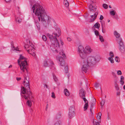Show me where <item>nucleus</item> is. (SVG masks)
<instances>
[{"label":"nucleus","mask_w":125,"mask_h":125,"mask_svg":"<svg viewBox=\"0 0 125 125\" xmlns=\"http://www.w3.org/2000/svg\"><path fill=\"white\" fill-rule=\"evenodd\" d=\"M31 10L38 16L39 21L42 22L43 25L46 26V21L49 20V17L43 7L39 4L35 3L31 8Z\"/></svg>","instance_id":"obj_1"},{"label":"nucleus","mask_w":125,"mask_h":125,"mask_svg":"<svg viewBox=\"0 0 125 125\" xmlns=\"http://www.w3.org/2000/svg\"><path fill=\"white\" fill-rule=\"evenodd\" d=\"M100 59L99 56L97 55L95 56H89L87 58L86 57L84 59H82V61L83 63L82 68V73H86L89 67L95 64L98 62Z\"/></svg>","instance_id":"obj_2"},{"label":"nucleus","mask_w":125,"mask_h":125,"mask_svg":"<svg viewBox=\"0 0 125 125\" xmlns=\"http://www.w3.org/2000/svg\"><path fill=\"white\" fill-rule=\"evenodd\" d=\"M28 64L26 60V59L24 57V73L25 76L24 79V94L25 93H28L29 95L30 94L29 87V73L28 71L27 66Z\"/></svg>","instance_id":"obj_3"},{"label":"nucleus","mask_w":125,"mask_h":125,"mask_svg":"<svg viewBox=\"0 0 125 125\" xmlns=\"http://www.w3.org/2000/svg\"><path fill=\"white\" fill-rule=\"evenodd\" d=\"M53 34L55 36H54L53 35H51L49 33H48L47 34L48 36L49 37L50 41L52 43L50 45V48L53 51H55L56 52H58L60 48L59 43L56 38L57 34V33L54 32Z\"/></svg>","instance_id":"obj_4"},{"label":"nucleus","mask_w":125,"mask_h":125,"mask_svg":"<svg viewBox=\"0 0 125 125\" xmlns=\"http://www.w3.org/2000/svg\"><path fill=\"white\" fill-rule=\"evenodd\" d=\"M78 52L81 60L84 59L86 57L87 55L85 52V50L84 49L83 47L81 45L79 46L78 48Z\"/></svg>","instance_id":"obj_5"},{"label":"nucleus","mask_w":125,"mask_h":125,"mask_svg":"<svg viewBox=\"0 0 125 125\" xmlns=\"http://www.w3.org/2000/svg\"><path fill=\"white\" fill-rule=\"evenodd\" d=\"M19 55V58L17 60L18 63L20 66L21 70L23 72V61H22L23 60V56L21 54H20Z\"/></svg>","instance_id":"obj_6"},{"label":"nucleus","mask_w":125,"mask_h":125,"mask_svg":"<svg viewBox=\"0 0 125 125\" xmlns=\"http://www.w3.org/2000/svg\"><path fill=\"white\" fill-rule=\"evenodd\" d=\"M26 92V93H25L24 94V98L25 99L28 100L27 102V104L29 106L31 107L32 105V103L29 100L30 99V96H31V93L30 92V94L29 95L28 93Z\"/></svg>","instance_id":"obj_7"},{"label":"nucleus","mask_w":125,"mask_h":125,"mask_svg":"<svg viewBox=\"0 0 125 125\" xmlns=\"http://www.w3.org/2000/svg\"><path fill=\"white\" fill-rule=\"evenodd\" d=\"M117 42L120 46V48L119 49L120 51L122 52H123L125 51L124 43L121 38H119L117 40Z\"/></svg>","instance_id":"obj_8"},{"label":"nucleus","mask_w":125,"mask_h":125,"mask_svg":"<svg viewBox=\"0 0 125 125\" xmlns=\"http://www.w3.org/2000/svg\"><path fill=\"white\" fill-rule=\"evenodd\" d=\"M89 8L90 12H93L96 11L97 6L95 4L90 3L89 6Z\"/></svg>","instance_id":"obj_9"},{"label":"nucleus","mask_w":125,"mask_h":125,"mask_svg":"<svg viewBox=\"0 0 125 125\" xmlns=\"http://www.w3.org/2000/svg\"><path fill=\"white\" fill-rule=\"evenodd\" d=\"M98 11H97L95 13H94V15H91L90 16V17L91 18H93L94 16V17L93 19H90L89 21H88L89 22H93L96 18L97 16L98 15Z\"/></svg>","instance_id":"obj_10"},{"label":"nucleus","mask_w":125,"mask_h":125,"mask_svg":"<svg viewBox=\"0 0 125 125\" xmlns=\"http://www.w3.org/2000/svg\"><path fill=\"white\" fill-rule=\"evenodd\" d=\"M59 54L60 55H62L63 56L62 57H58V60H59V62H62V61H64L63 58L64 59L65 58V55L64 53L63 52H60Z\"/></svg>","instance_id":"obj_11"},{"label":"nucleus","mask_w":125,"mask_h":125,"mask_svg":"<svg viewBox=\"0 0 125 125\" xmlns=\"http://www.w3.org/2000/svg\"><path fill=\"white\" fill-rule=\"evenodd\" d=\"M79 92L80 96L81 98L85 96V94H86V93L83 88H82L81 89L79 90Z\"/></svg>","instance_id":"obj_12"},{"label":"nucleus","mask_w":125,"mask_h":125,"mask_svg":"<svg viewBox=\"0 0 125 125\" xmlns=\"http://www.w3.org/2000/svg\"><path fill=\"white\" fill-rule=\"evenodd\" d=\"M30 45L31 46L32 48H33V49H31V51H30L29 50H27L26 49V46H24V49H25V50H26L27 52L29 53H30L31 54H32L31 53V52H34V48L33 47V45L32 44H31V45Z\"/></svg>","instance_id":"obj_13"},{"label":"nucleus","mask_w":125,"mask_h":125,"mask_svg":"<svg viewBox=\"0 0 125 125\" xmlns=\"http://www.w3.org/2000/svg\"><path fill=\"white\" fill-rule=\"evenodd\" d=\"M85 50H86V53L87 52L89 53L92 51V50L91 49L90 47L89 46H86L85 47Z\"/></svg>","instance_id":"obj_14"},{"label":"nucleus","mask_w":125,"mask_h":125,"mask_svg":"<svg viewBox=\"0 0 125 125\" xmlns=\"http://www.w3.org/2000/svg\"><path fill=\"white\" fill-rule=\"evenodd\" d=\"M49 62H50V65L49 67H50V69L53 71H55L56 69L54 66V64L53 62L51 61V62L49 61Z\"/></svg>","instance_id":"obj_15"},{"label":"nucleus","mask_w":125,"mask_h":125,"mask_svg":"<svg viewBox=\"0 0 125 125\" xmlns=\"http://www.w3.org/2000/svg\"><path fill=\"white\" fill-rule=\"evenodd\" d=\"M100 27V25L99 24L98 22L96 23L93 27L92 28V29L93 31L95 30V28H96L97 29H99Z\"/></svg>","instance_id":"obj_16"},{"label":"nucleus","mask_w":125,"mask_h":125,"mask_svg":"<svg viewBox=\"0 0 125 125\" xmlns=\"http://www.w3.org/2000/svg\"><path fill=\"white\" fill-rule=\"evenodd\" d=\"M11 50H12L13 51L15 50L16 51H20L18 49V47L15 48L13 45V43L12 42H11Z\"/></svg>","instance_id":"obj_17"},{"label":"nucleus","mask_w":125,"mask_h":125,"mask_svg":"<svg viewBox=\"0 0 125 125\" xmlns=\"http://www.w3.org/2000/svg\"><path fill=\"white\" fill-rule=\"evenodd\" d=\"M51 61H49L48 62L44 60L43 62V66L46 67L48 66V65H49V66L50 65V62H49V61L51 62Z\"/></svg>","instance_id":"obj_18"},{"label":"nucleus","mask_w":125,"mask_h":125,"mask_svg":"<svg viewBox=\"0 0 125 125\" xmlns=\"http://www.w3.org/2000/svg\"><path fill=\"white\" fill-rule=\"evenodd\" d=\"M15 18L17 23L19 24L21 22V19L20 18L17 17V16H15Z\"/></svg>","instance_id":"obj_19"},{"label":"nucleus","mask_w":125,"mask_h":125,"mask_svg":"<svg viewBox=\"0 0 125 125\" xmlns=\"http://www.w3.org/2000/svg\"><path fill=\"white\" fill-rule=\"evenodd\" d=\"M74 107L73 105L71 106L69 109V112H74Z\"/></svg>","instance_id":"obj_20"},{"label":"nucleus","mask_w":125,"mask_h":125,"mask_svg":"<svg viewBox=\"0 0 125 125\" xmlns=\"http://www.w3.org/2000/svg\"><path fill=\"white\" fill-rule=\"evenodd\" d=\"M69 113V117L70 118H71L73 117L75 115V114L74 112Z\"/></svg>","instance_id":"obj_21"},{"label":"nucleus","mask_w":125,"mask_h":125,"mask_svg":"<svg viewBox=\"0 0 125 125\" xmlns=\"http://www.w3.org/2000/svg\"><path fill=\"white\" fill-rule=\"evenodd\" d=\"M63 3L65 5V6L67 7L69 6V2L67 0H64L63 1Z\"/></svg>","instance_id":"obj_22"},{"label":"nucleus","mask_w":125,"mask_h":125,"mask_svg":"<svg viewBox=\"0 0 125 125\" xmlns=\"http://www.w3.org/2000/svg\"><path fill=\"white\" fill-rule=\"evenodd\" d=\"M61 116V115L60 113H59L57 114L56 115L55 118L56 119H59Z\"/></svg>","instance_id":"obj_23"},{"label":"nucleus","mask_w":125,"mask_h":125,"mask_svg":"<svg viewBox=\"0 0 125 125\" xmlns=\"http://www.w3.org/2000/svg\"><path fill=\"white\" fill-rule=\"evenodd\" d=\"M64 92L65 95L66 96H68L69 95V93L67 89H64Z\"/></svg>","instance_id":"obj_24"},{"label":"nucleus","mask_w":125,"mask_h":125,"mask_svg":"<svg viewBox=\"0 0 125 125\" xmlns=\"http://www.w3.org/2000/svg\"><path fill=\"white\" fill-rule=\"evenodd\" d=\"M114 34L116 36V38H119L120 35V34L117 32L116 31H115L114 32Z\"/></svg>","instance_id":"obj_25"},{"label":"nucleus","mask_w":125,"mask_h":125,"mask_svg":"<svg viewBox=\"0 0 125 125\" xmlns=\"http://www.w3.org/2000/svg\"><path fill=\"white\" fill-rule=\"evenodd\" d=\"M55 29L56 30L58 31V36L57 35V36H58V37H59L61 33L60 28H55Z\"/></svg>","instance_id":"obj_26"},{"label":"nucleus","mask_w":125,"mask_h":125,"mask_svg":"<svg viewBox=\"0 0 125 125\" xmlns=\"http://www.w3.org/2000/svg\"><path fill=\"white\" fill-rule=\"evenodd\" d=\"M21 95L23 98V86H21Z\"/></svg>","instance_id":"obj_27"},{"label":"nucleus","mask_w":125,"mask_h":125,"mask_svg":"<svg viewBox=\"0 0 125 125\" xmlns=\"http://www.w3.org/2000/svg\"><path fill=\"white\" fill-rule=\"evenodd\" d=\"M93 123L94 125H100L99 122V121H98V122L95 121L94 118H93Z\"/></svg>","instance_id":"obj_28"},{"label":"nucleus","mask_w":125,"mask_h":125,"mask_svg":"<svg viewBox=\"0 0 125 125\" xmlns=\"http://www.w3.org/2000/svg\"><path fill=\"white\" fill-rule=\"evenodd\" d=\"M88 103L85 104L83 107L84 110L85 111L87 110L88 107Z\"/></svg>","instance_id":"obj_29"},{"label":"nucleus","mask_w":125,"mask_h":125,"mask_svg":"<svg viewBox=\"0 0 125 125\" xmlns=\"http://www.w3.org/2000/svg\"><path fill=\"white\" fill-rule=\"evenodd\" d=\"M123 80H124V77L123 76H121L120 81L122 85H123L124 84V82L123 81Z\"/></svg>","instance_id":"obj_30"},{"label":"nucleus","mask_w":125,"mask_h":125,"mask_svg":"<svg viewBox=\"0 0 125 125\" xmlns=\"http://www.w3.org/2000/svg\"><path fill=\"white\" fill-rule=\"evenodd\" d=\"M94 103H92L91 104V106L90 107V109H92L93 108L94 105L95 104V102H96V100L95 99H93Z\"/></svg>","instance_id":"obj_31"},{"label":"nucleus","mask_w":125,"mask_h":125,"mask_svg":"<svg viewBox=\"0 0 125 125\" xmlns=\"http://www.w3.org/2000/svg\"><path fill=\"white\" fill-rule=\"evenodd\" d=\"M81 98L83 100L85 104L86 103H88V101L86 98L85 96H84V97H82Z\"/></svg>","instance_id":"obj_32"},{"label":"nucleus","mask_w":125,"mask_h":125,"mask_svg":"<svg viewBox=\"0 0 125 125\" xmlns=\"http://www.w3.org/2000/svg\"><path fill=\"white\" fill-rule=\"evenodd\" d=\"M108 60L110 61L112 63H113L114 62V61L113 58L112 57H110L108 58Z\"/></svg>","instance_id":"obj_33"},{"label":"nucleus","mask_w":125,"mask_h":125,"mask_svg":"<svg viewBox=\"0 0 125 125\" xmlns=\"http://www.w3.org/2000/svg\"><path fill=\"white\" fill-rule=\"evenodd\" d=\"M116 12L114 10H112L110 11V13L111 15L115 16V15Z\"/></svg>","instance_id":"obj_34"},{"label":"nucleus","mask_w":125,"mask_h":125,"mask_svg":"<svg viewBox=\"0 0 125 125\" xmlns=\"http://www.w3.org/2000/svg\"><path fill=\"white\" fill-rule=\"evenodd\" d=\"M99 39L101 42H103L104 41V39L103 38L102 36L101 35H99Z\"/></svg>","instance_id":"obj_35"},{"label":"nucleus","mask_w":125,"mask_h":125,"mask_svg":"<svg viewBox=\"0 0 125 125\" xmlns=\"http://www.w3.org/2000/svg\"><path fill=\"white\" fill-rule=\"evenodd\" d=\"M65 72L66 73H67L68 72V68L67 66H66L64 67Z\"/></svg>","instance_id":"obj_36"},{"label":"nucleus","mask_w":125,"mask_h":125,"mask_svg":"<svg viewBox=\"0 0 125 125\" xmlns=\"http://www.w3.org/2000/svg\"><path fill=\"white\" fill-rule=\"evenodd\" d=\"M94 32L95 34V35L96 36H99L100 35H99V31L96 30H94Z\"/></svg>","instance_id":"obj_37"},{"label":"nucleus","mask_w":125,"mask_h":125,"mask_svg":"<svg viewBox=\"0 0 125 125\" xmlns=\"http://www.w3.org/2000/svg\"><path fill=\"white\" fill-rule=\"evenodd\" d=\"M105 100H102L101 102V107L102 108L103 106L104 105V104L105 103Z\"/></svg>","instance_id":"obj_38"},{"label":"nucleus","mask_w":125,"mask_h":125,"mask_svg":"<svg viewBox=\"0 0 125 125\" xmlns=\"http://www.w3.org/2000/svg\"><path fill=\"white\" fill-rule=\"evenodd\" d=\"M115 89L117 91H118L119 90V86L118 84L116 85H115Z\"/></svg>","instance_id":"obj_39"},{"label":"nucleus","mask_w":125,"mask_h":125,"mask_svg":"<svg viewBox=\"0 0 125 125\" xmlns=\"http://www.w3.org/2000/svg\"><path fill=\"white\" fill-rule=\"evenodd\" d=\"M119 59L118 57L116 56L115 58V60L117 62H120Z\"/></svg>","instance_id":"obj_40"},{"label":"nucleus","mask_w":125,"mask_h":125,"mask_svg":"<svg viewBox=\"0 0 125 125\" xmlns=\"http://www.w3.org/2000/svg\"><path fill=\"white\" fill-rule=\"evenodd\" d=\"M58 63L60 64V65L62 66H63L65 64V62L64 61H62V62H58Z\"/></svg>","instance_id":"obj_41"},{"label":"nucleus","mask_w":125,"mask_h":125,"mask_svg":"<svg viewBox=\"0 0 125 125\" xmlns=\"http://www.w3.org/2000/svg\"><path fill=\"white\" fill-rule=\"evenodd\" d=\"M53 79L54 81L55 82H57L58 80V79L56 76L53 74Z\"/></svg>","instance_id":"obj_42"},{"label":"nucleus","mask_w":125,"mask_h":125,"mask_svg":"<svg viewBox=\"0 0 125 125\" xmlns=\"http://www.w3.org/2000/svg\"><path fill=\"white\" fill-rule=\"evenodd\" d=\"M103 7L105 9H107L108 8V5L106 4H104L103 5Z\"/></svg>","instance_id":"obj_43"},{"label":"nucleus","mask_w":125,"mask_h":125,"mask_svg":"<svg viewBox=\"0 0 125 125\" xmlns=\"http://www.w3.org/2000/svg\"><path fill=\"white\" fill-rule=\"evenodd\" d=\"M96 118L99 121V122H100L101 121V115H100V116H98V115H97L96 116Z\"/></svg>","instance_id":"obj_44"},{"label":"nucleus","mask_w":125,"mask_h":125,"mask_svg":"<svg viewBox=\"0 0 125 125\" xmlns=\"http://www.w3.org/2000/svg\"><path fill=\"white\" fill-rule=\"evenodd\" d=\"M42 38L43 40L44 41H46L47 40L46 37L45 35H43Z\"/></svg>","instance_id":"obj_45"},{"label":"nucleus","mask_w":125,"mask_h":125,"mask_svg":"<svg viewBox=\"0 0 125 125\" xmlns=\"http://www.w3.org/2000/svg\"><path fill=\"white\" fill-rule=\"evenodd\" d=\"M110 57H112V58L114 57V54L112 52H110Z\"/></svg>","instance_id":"obj_46"},{"label":"nucleus","mask_w":125,"mask_h":125,"mask_svg":"<svg viewBox=\"0 0 125 125\" xmlns=\"http://www.w3.org/2000/svg\"><path fill=\"white\" fill-rule=\"evenodd\" d=\"M61 124V122L60 121H58L56 122L54 125H60Z\"/></svg>","instance_id":"obj_47"},{"label":"nucleus","mask_w":125,"mask_h":125,"mask_svg":"<svg viewBox=\"0 0 125 125\" xmlns=\"http://www.w3.org/2000/svg\"><path fill=\"white\" fill-rule=\"evenodd\" d=\"M100 21L101 22L102 27V28L103 26L105 25L104 21Z\"/></svg>","instance_id":"obj_48"},{"label":"nucleus","mask_w":125,"mask_h":125,"mask_svg":"<svg viewBox=\"0 0 125 125\" xmlns=\"http://www.w3.org/2000/svg\"><path fill=\"white\" fill-rule=\"evenodd\" d=\"M90 3L95 4L96 2L95 0H90Z\"/></svg>","instance_id":"obj_49"},{"label":"nucleus","mask_w":125,"mask_h":125,"mask_svg":"<svg viewBox=\"0 0 125 125\" xmlns=\"http://www.w3.org/2000/svg\"><path fill=\"white\" fill-rule=\"evenodd\" d=\"M52 95L51 96V97L53 98H55V94L53 92H52Z\"/></svg>","instance_id":"obj_50"},{"label":"nucleus","mask_w":125,"mask_h":125,"mask_svg":"<svg viewBox=\"0 0 125 125\" xmlns=\"http://www.w3.org/2000/svg\"><path fill=\"white\" fill-rule=\"evenodd\" d=\"M114 18H115L116 20L117 19H118V15L117 14H115V16H114Z\"/></svg>","instance_id":"obj_51"},{"label":"nucleus","mask_w":125,"mask_h":125,"mask_svg":"<svg viewBox=\"0 0 125 125\" xmlns=\"http://www.w3.org/2000/svg\"><path fill=\"white\" fill-rule=\"evenodd\" d=\"M117 74L118 75H121L122 74V73L120 70H118L117 72Z\"/></svg>","instance_id":"obj_52"},{"label":"nucleus","mask_w":125,"mask_h":125,"mask_svg":"<svg viewBox=\"0 0 125 125\" xmlns=\"http://www.w3.org/2000/svg\"><path fill=\"white\" fill-rule=\"evenodd\" d=\"M37 1L35 0H33V1H31V3L32 5L34 3H36Z\"/></svg>","instance_id":"obj_53"},{"label":"nucleus","mask_w":125,"mask_h":125,"mask_svg":"<svg viewBox=\"0 0 125 125\" xmlns=\"http://www.w3.org/2000/svg\"><path fill=\"white\" fill-rule=\"evenodd\" d=\"M34 20L35 23L36 24V25L37 26V25L39 24V22L35 20V19Z\"/></svg>","instance_id":"obj_54"},{"label":"nucleus","mask_w":125,"mask_h":125,"mask_svg":"<svg viewBox=\"0 0 125 125\" xmlns=\"http://www.w3.org/2000/svg\"><path fill=\"white\" fill-rule=\"evenodd\" d=\"M112 74L115 77H116V74L115 73L113 72H112Z\"/></svg>","instance_id":"obj_55"},{"label":"nucleus","mask_w":125,"mask_h":125,"mask_svg":"<svg viewBox=\"0 0 125 125\" xmlns=\"http://www.w3.org/2000/svg\"><path fill=\"white\" fill-rule=\"evenodd\" d=\"M99 84L98 83H96L95 85V87H99Z\"/></svg>","instance_id":"obj_56"},{"label":"nucleus","mask_w":125,"mask_h":125,"mask_svg":"<svg viewBox=\"0 0 125 125\" xmlns=\"http://www.w3.org/2000/svg\"><path fill=\"white\" fill-rule=\"evenodd\" d=\"M103 19H104L103 16L102 15H101L100 16V18H99V19L100 20H102Z\"/></svg>","instance_id":"obj_57"},{"label":"nucleus","mask_w":125,"mask_h":125,"mask_svg":"<svg viewBox=\"0 0 125 125\" xmlns=\"http://www.w3.org/2000/svg\"><path fill=\"white\" fill-rule=\"evenodd\" d=\"M102 31L103 33H104L105 32H106V30L105 29H104L103 30V28H102Z\"/></svg>","instance_id":"obj_58"},{"label":"nucleus","mask_w":125,"mask_h":125,"mask_svg":"<svg viewBox=\"0 0 125 125\" xmlns=\"http://www.w3.org/2000/svg\"><path fill=\"white\" fill-rule=\"evenodd\" d=\"M60 41L61 42V44L62 45H63V44H64L63 42L62 41V40H61V39H60Z\"/></svg>","instance_id":"obj_59"},{"label":"nucleus","mask_w":125,"mask_h":125,"mask_svg":"<svg viewBox=\"0 0 125 125\" xmlns=\"http://www.w3.org/2000/svg\"><path fill=\"white\" fill-rule=\"evenodd\" d=\"M67 40L68 41L70 42L71 40V39L70 38L68 37L67 38Z\"/></svg>","instance_id":"obj_60"},{"label":"nucleus","mask_w":125,"mask_h":125,"mask_svg":"<svg viewBox=\"0 0 125 125\" xmlns=\"http://www.w3.org/2000/svg\"><path fill=\"white\" fill-rule=\"evenodd\" d=\"M90 111L91 112V114L92 115H93V113L92 111V109H90Z\"/></svg>","instance_id":"obj_61"},{"label":"nucleus","mask_w":125,"mask_h":125,"mask_svg":"<svg viewBox=\"0 0 125 125\" xmlns=\"http://www.w3.org/2000/svg\"><path fill=\"white\" fill-rule=\"evenodd\" d=\"M21 79V77H17L16 78V79L17 81H19Z\"/></svg>","instance_id":"obj_62"},{"label":"nucleus","mask_w":125,"mask_h":125,"mask_svg":"<svg viewBox=\"0 0 125 125\" xmlns=\"http://www.w3.org/2000/svg\"><path fill=\"white\" fill-rule=\"evenodd\" d=\"M120 92H119L118 91L116 93L117 95H119L120 94Z\"/></svg>","instance_id":"obj_63"},{"label":"nucleus","mask_w":125,"mask_h":125,"mask_svg":"<svg viewBox=\"0 0 125 125\" xmlns=\"http://www.w3.org/2000/svg\"><path fill=\"white\" fill-rule=\"evenodd\" d=\"M102 113H98V114L97 115H98V116H100V115H101V116L102 115Z\"/></svg>","instance_id":"obj_64"}]
</instances>
